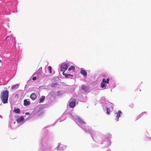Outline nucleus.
<instances>
[{
    "instance_id": "obj_1",
    "label": "nucleus",
    "mask_w": 151,
    "mask_h": 151,
    "mask_svg": "<svg viewBox=\"0 0 151 151\" xmlns=\"http://www.w3.org/2000/svg\"><path fill=\"white\" fill-rule=\"evenodd\" d=\"M9 91L5 90L2 92L1 96V99L2 102L4 104L7 103L9 97Z\"/></svg>"
},
{
    "instance_id": "obj_2",
    "label": "nucleus",
    "mask_w": 151,
    "mask_h": 151,
    "mask_svg": "<svg viewBox=\"0 0 151 151\" xmlns=\"http://www.w3.org/2000/svg\"><path fill=\"white\" fill-rule=\"evenodd\" d=\"M69 65V64L67 63H62L61 65L60 71L64 72V73Z\"/></svg>"
},
{
    "instance_id": "obj_3",
    "label": "nucleus",
    "mask_w": 151,
    "mask_h": 151,
    "mask_svg": "<svg viewBox=\"0 0 151 151\" xmlns=\"http://www.w3.org/2000/svg\"><path fill=\"white\" fill-rule=\"evenodd\" d=\"M76 100L75 99H74L73 101L70 102L69 104V106L71 108H73L76 105Z\"/></svg>"
},
{
    "instance_id": "obj_4",
    "label": "nucleus",
    "mask_w": 151,
    "mask_h": 151,
    "mask_svg": "<svg viewBox=\"0 0 151 151\" xmlns=\"http://www.w3.org/2000/svg\"><path fill=\"white\" fill-rule=\"evenodd\" d=\"M105 79L104 78L103 79L101 83V87L102 88H106V85H105Z\"/></svg>"
},
{
    "instance_id": "obj_5",
    "label": "nucleus",
    "mask_w": 151,
    "mask_h": 151,
    "mask_svg": "<svg viewBox=\"0 0 151 151\" xmlns=\"http://www.w3.org/2000/svg\"><path fill=\"white\" fill-rule=\"evenodd\" d=\"M24 119L23 116H21L17 119V123H19L23 122L24 121Z\"/></svg>"
},
{
    "instance_id": "obj_6",
    "label": "nucleus",
    "mask_w": 151,
    "mask_h": 151,
    "mask_svg": "<svg viewBox=\"0 0 151 151\" xmlns=\"http://www.w3.org/2000/svg\"><path fill=\"white\" fill-rule=\"evenodd\" d=\"M81 89L83 92H86L88 90V88L87 87L83 85L81 86Z\"/></svg>"
},
{
    "instance_id": "obj_7",
    "label": "nucleus",
    "mask_w": 151,
    "mask_h": 151,
    "mask_svg": "<svg viewBox=\"0 0 151 151\" xmlns=\"http://www.w3.org/2000/svg\"><path fill=\"white\" fill-rule=\"evenodd\" d=\"M30 98L32 100H35L37 98V95L35 93H33L31 95Z\"/></svg>"
},
{
    "instance_id": "obj_8",
    "label": "nucleus",
    "mask_w": 151,
    "mask_h": 151,
    "mask_svg": "<svg viewBox=\"0 0 151 151\" xmlns=\"http://www.w3.org/2000/svg\"><path fill=\"white\" fill-rule=\"evenodd\" d=\"M122 114V112L120 111H118V112L116 113V118H117V121L119 120V118L120 117L121 114Z\"/></svg>"
},
{
    "instance_id": "obj_9",
    "label": "nucleus",
    "mask_w": 151,
    "mask_h": 151,
    "mask_svg": "<svg viewBox=\"0 0 151 151\" xmlns=\"http://www.w3.org/2000/svg\"><path fill=\"white\" fill-rule=\"evenodd\" d=\"M63 74L65 76V77L66 78H68L70 77V78H72L73 77V76L72 75L70 74H67L66 73H64V72L63 73Z\"/></svg>"
},
{
    "instance_id": "obj_10",
    "label": "nucleus",
    "mask_w": 151,
    "mask_h": 151,
    "mask_svg": "<svg viewBox=\"0 0 151 151\" xmlns=\"http://www.w3.org/2000/svg\"><path fill=\"white\" fill-rule=\"evenodd\" d=\"M80 73L84 76H86L87 75V72L85 70H81Z\"/></svg>"
},
{
    "instance_id": "obj_11",
    "label": "nucleus",
    "mask_w": 151,
    "mask_h": 151,
    "mask_svg": "<svg viewBox=\"0 0 151 151\" xmlns=\"http://www.w3.org/2000/svg\"><path fill=\"white\" fill-rule=\"evenodd\" d=\"M83 128L86 131H88L90 129L89 127L87 125L83 126Z\"/></svg>"
},
{
    "instance_id": "obj_12",
    "label": "nucleus",
    "mask_w": 151,
    "mask_h": 151,
    "mask_svg": "<svg viewBox=\"0 0 151 151\" xmlns=\"http://www.w3.org/2000/svg\"><path fill=\"white\" fill-rule=\"evenodd\" d=\"M13 111L14 113L16 114H20V110L19 108L15 109L13 110Z\"/></svg>"
},
{
    "instance_id": "obj_13",
    "label": "nucleus",
    "mask_w": 151,
    "mask_h": 151,
    "mask_svg": "<svg viewBox=\"0 0 151 151\" xmlns=\"http://www.w3.org/2000/svg\"><path fill=\"white\" fill-rule=\"evenodd\" d=\"M24 105L25 106H26L27 105H29L30 104V102L29 101H27V100L26 99H25L24 100Z\"/></svg>"
},
{
    "instance_id": "obj_14",
    "label": "nucleus",
    "mask_w": 151,
    "mask_h": 151,
    "mask_svg": "<svg viewBox=\"0 0 151 151\" xmlns=\"http://www.w3.org/2000/svg\"><path fill=\"white\" fill-rule=\"evenodd\" d=\"M45 96H42L40 99L39 103H40L43 102L45 99Z\"/></svg>"
},
{
    "instance_id": "obj_15",
    "label": "nucleus",
    "mask_w": 151,
    "mask_h": 151,
    "mask_svg": "<svg viewBox=\"0 0 151 151\" xmlns=\"http://www.w3.org/2000/svg\"><path fill=\"white\" fill-rule=\"evenodd\" d=\"M19 85L18 84H16L12 86V89H17L19 87Z\"/></svg>"
},
{
    "instance_id": "obj_16",
    "label": "nucleus",
    "mask_w": 151,
    "mask_h": 151,
    "mask_svg": "<svg viewBox=\"0 0 151 151\" xmlns=\"http://www.w3.org/2000/svg\"><path fill=\"white\" fill-rule=\"evenodd\" d=\"M75 69V67L74 66H71L70 67L68 68V70L70 71L71 70H74Z\"/></svg>"
},
{
    "instance_id": "obj_17",
    "label": "nucleus",
    "mask_w": 151,
    "mask_h": 151,
    "mask_svg": "<svg viewBox=\"0 0 151 151\" xmlns=\"http://www.w3.org/2000/svg\"><path fill=\"white\" fill-rule=\"evenodd\" d=\"M78 122L81 124H84L85 123V122L84 121L81 119H78Z\"/></svg>"
},
{
    "instance_id": "obj_18",
    "label": "nucleus",
    "mask_w": 151,
    "mask_h": 151,
    "mask_svg": "<svg viewBox=\"0 0 151 151\" xmlns=\"http://www.w3.org/2000/svg\"><path fill=\"white\" fill-rule=\"evenodd\" d=\"M59 86V84L57 83H54L52 85V86L53 87H57Z\"/></svg>"
},
{
    "instance_id": "obj_19",
    "label": "nucleus",
    "mask_w": 151,
    "mask_h": 151,
    "mask_svg": "<svg viewBox=\"0 0 151 151\" xmlns=\"http://www.w3.org/2000/svg\"><path fill=\"white\" fill-rule=\"evenodd\" d=\"M48 70L49 71V73L51 74L52 72V67L50 66H49L48 68Z\"/></svg>"
},
{
    "instance_id": "obj_20",
    "label": "nucleus",
    "mask_w": 151,
    "mask_h": 151,
    "mask_svg": "<svg viewBox=\"0 0 151 151\" xmlns=\"http://www.w3.org/2000/svg\"><path fill=\"white\" fill-rule=\"evenodd\" d=\"M106 110H107V114H108V115H109L110 114V109H108V108H107L106 109Z\"/></svg>"
},
{
    "instance_id": "obj_21",
    "label": "nucleus",
    "mask_w": 151,
    "mask_h": 151,
    "mask_svg": "<svg viewBox=\"0 0 151 151\" xmlns=\"http://www.w3.org/2000/svg\"><path fill=\"white\" fill-rule=\"evenodd\" d=\"M109 79L108 78L106 80H105V83L107 84H109Z\"/></svg>"
},
{
    "instance_id": "obj_22",
    "label": "nucleus",
    "mask_w": 151,
    "mask_h": 151,
    "mask_svg": "<svg viewBox=\"0 0 151 151\" xmlns=\"http://www.w3.org/2000/svg\"><path fill=\"white\" fill-rule=\"evenodd\" d=\"M37 79V78L36 77H34L32 78V80L33 81Z\"/></svg>"
},
{
    "instance_id": "obj_23",
    "label": "nucleus",
    "mask_w": 151,
    "mask_h": 151,
    "mask_svg": "<svg viewBox=\"0 0 151 151\" xmlns=\"http://www.w3.org/2000/svg\"><path fill=\"white\" fill-rule=\"evenodd\" d=\"M9 37V36H7L5 38V39H7V38H8V37Z\"/></svg>"
},
{
    "instance_id": "obj_24",
    "label": "nucleus",
    "mask_w": 151,
    "mask_h": 151,
    "mask_svg": "<svg viewBox=\"0 0 151 151\" xmlns=\"http://www.w3.org/2000/svg\"><path fill=\"white\" fill-rule=\"evenodd\" d=\"M1 60H0V63H1Z\"/></svg>"
}]
</instances>
